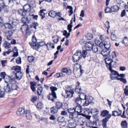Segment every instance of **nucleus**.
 Returning a JSON list of instances; mask_svg holds the SVG:
<instances>
[{"instance_id": "obj_1", "label": "nucleus", "mask_w": 128, "mask_h": 128, "mask_svg": "<svg viewBox=\"0 0 128 128\" xmlns=\"http://www.w3.org/2000/svg\"><path fill=\"white\" fill-rule=\"evenodd\" d=\"M109 112L106 110L102 111L101 113V116L102 117L106 116L102 120V125L103 128H106V123L109 119L112 116L111 114H108Z\"/></svg>"}, {"instance_id": "obj_2", "label": "nucleus", "mask_w": 128, "mask_h": 128, "mask_svg": "<svg viewBox=\"0 0 128 128\" xmlns=\"http://www.w3.org/2000/svg\"><path fill=\"white\" fill-rule=\"evenodd\" d=\"M32 42H29V44L33 49L38 50L40 47V42L36 43V39L34 35L32 37Z\"/></svg>"}, {"instance_id": "obj_3", "label": "nucleus", "mask_w": 128, "mask_h": 128, "mask_svg": "<svg viewBox=\"0 0 128 128\" xmlns=\"http://www.w3.org/2000/svg\"><path fill=\"white\" fill-rule=\"evenodd\" d=\"M8 82L6 80L5 81V82L7 83L8 82V84H10L11 86V89L12 90H16L18 88V86L16 85L15 84V82L11 79L10 78L8 77Z\"/></svg>"}, {"instance_id": "obj_4", "label": "nucleus", "mask_w": 128, "mask_h": 128, "mask_svg": "<svg viewBox=\"0 0 128 128\" xmlns=\"http://www.w3.org/2000/svg\"><path fill=\"white\" fill-rule=\"evenodd\" d=\"M91 113L93 115V117L96 119V121L99 120V116L97 114L99 112V110L96 108H94L91 110Z\"/></svg>"}, {"instance_id": "obj_5", "label": "nucleus", "mask_w": 128, "mask_h": 128, "mask_svg": "<svg viewBox=\"0 0 128 128\" xmlns=\"http://www.w3.org/2000/svg\"><path fill=\"white\" fill-rule=\"evenodd\" d=\"M110 72V78L112 80H117L118 77V73L116 71L112 69H108Z\"/></svg>"}, {"instance_id": "obj_6", "label": "nucleus", "mask_w": 128, "mask_h": 128, "mask_svg": "<svg viewBox=\"0 0 128 128\" xmlns=\"http://www.w3.org/2000/svg\"><path fill=\"white\" fill-rule=\"evenodd\" d=\"M67 89L65 90V92L66 94V98H71L72 96L74 94V91L72 90H70V87L69 86H67Z\"/></svg>"}, {"instance_id": "obj_7", "label": "nucleus", "mask_w": 128, "mask_h": 128, "mask_svg": "<svg viewBox=\"0 0 128 128\" xmlns=\"http://www.w3.org/2000/svg\"><path fill=\"white\" fill-rule=\"evenodd\" d=\"M22 18L21 22L24 23V24L22 26L21 28V30L22 31V34L24 33V32L23 31V28L24 26H26V24H29L30 21L28 20V18L27 17H26L25 16H23Z\"/></svg>"}, {"instance_id": "obj_8", "label": "nucleus", "mask_w": 128, "mask_h": 128, "mask_svg": "<svg viewBox=\"0 0 128 128\" xmlns=\"http://www.w3.org/2000/svg\"><path fill=\"white\" fill-rule=\"evenodd\" d=\"M88 54L87 50H83L82 52L80 50H78L74 55L77 56H86Z\"/></svg>"}, {"instance_id": "obj_9", "label": "nucleus", "mask_w": 128, "mask_h": 128, "mask_svg": "<svg viewBox=\"0 0 128 128\" xmlns=\"http://www.w3.org/2000/svg\"><path fill=\"white\" fill-rule=\"evenodd\" d=\"M26 30L25 33L24 35V40H26L28 36H30L32 32V31L30 30V27L28 25H26Z\"/></svg>"}, {"instance_id": "obj_10", "label": "nucleus", "mask_w": 128, "mask_h": 128, "mask_svg": "<svg viewBox=\"0 0 128 128\" xmlns=\"http://www.w3.org/2000/svg\"><path fill=\"white\" fill-rule=\"evenodd\" d=\"M0 8L4 9V11L6 12H8V7L6 5L3 0H0Z\"/></svg>"}, {"instance_id": "obj_11", "label": "nucleus", "mask_w": 128, "mask_h": 128, "mask_svg": "<svg viewBox=\"0 0 128 128\" xmlns=\"http://www.w3.org/2000/svg\"><path fill=\"white\" fill-rule=\"evenodd\" d=\"M106 40L102 42L103 46L102 48L104 47L105 49H107V50H109L110 46V40L109 39H107Z\"/></svg>"}, {"instance_id": "obj_12", "label": "nucleus", "mask_w": 128, "mask_h": 128, "mask_svg": "<svg viewBox=\"0 0 128 128\" xmlns=\"http://www.w3.org/2000/svg\"><path fill=\"white\" fill-rule=\"evenodd\" d=\"M117 65V64L116 62H114L113 60L111 62L108 63L106 65V67L108 68V69L110 68L112 69V67L115 68Z\"/></svg>"}, {"instance_id": "obj_13", "label": "nucleus", "mask_w": 128, "mask_h": 128, "mask_svg": "<svg viewBox=\"0 0 128 128\" xmlns=\"http://www.w3.org/2000/svg\"><path fill=\"white\" fill-rule=\"evenodd\" d=\"M16 114L19 116H22L25 114V110L23 108H20L17 110Z\"/></svg>"}, {"instance_id": "obj_14", "label": "nucleus", "mask_w": 128, "mask_h": 128, "mask_svg": "<svg viewBox=\"0 0 128 128\" xmlns=\"http://www.w3.org/2000/svg\"><path fill=\"white\" fill-rule=\"evenodd\" d=\"M26 11L23 9H20L18 10V14L20 16H26L27 14Z\"/></svg>"}, {"instance_id": "obj_15", "label": "nucleus", "mask_w": 128, "mask_h": 128, "mask_svg": "<svg viewBox=\"0 0 128 128\" xmlns=\"http://www.w3.org/2000/svg\"><path fill=\"white\" fill-rule=\"evenodd\" d=\"M94 45V44L92 42H89L86 45V50L88 51L91 50Z\"/></svg>"}, {"instance_id": "obj_16", "label": "nucleus", "mask_w": 128, "mask_h": 128, "mask_svg": "<svg viewBox=\"0 0 128 128\" xmlns=\"http://www.w3.org/2000/svg\"><path fill=\"white\" fill-rule=\"evenodd\" d=\"M74 109L76 112L77 113V114L78 115L80 114V113L81 112L82 110V106L80 105H77Z\"/></svg>"}, {"instance_id": "obj_17", "label": "nucleus", "mask_w": 128, "mask_h": 128, "mask_svg": "<svg viewBox=\"0 0 128 128\" xmlns=\"http://www.w3.org/2000/svg\"><path fill=\"white\" fill-rule=\"evenodd\" d=\"M122 113V110L118 109L117 110L112 111V115L113 116H118L120 115Z\"/></svg>"}, {"instance_id": "obj_18", "label": "nucleus", "mask_w": 128, "mask_h": 128, "mask_svg": "<svg viewBox=\"0 0 128 128\" xmlns=\"http://www.w3.org/2000/svg\"><path fill=\"white\" fill-rule=\"evenodd\" d=\"M56 98V94L52 93L50 94L48 96V100H50L52 102L54 101V99Z\"/></svg>"}, {"instance_id": "obj_19", "label": "nucleus", "mask_w": 128, "mask_h": 128, "mask_svg": "<svg viewBox=\"0 0 128 128\" xmlns=\"http://www.w3.org/2000/svg\"><path fill=\"white\" fill-rule=\"evenodd\" d=\"M13 32L11 31H8L6 33V38L9 40H11L12 38V36Z\"/></svg>"}, {"instance_id": "obj_20", "label": "nucleus", "mask_w": 128, "mask_h": 128, "mask_svg": "<svg viewBox=\"0 0 128 128\" xmlns=\"http://www.w3.org/2000/svg\"><path fill=\"white\" fill-rule=\"evenodd\" d=\"M69 115V118L71 119L72 121L75 122L78 119V115H76V114H71Z\"/></svg>"}, {"instance_id": "obj_21", "label": "nucleus", "mask_w": 128, "mask_h": 128, "mask_svg": "<svg viewBox=\"0 0 128 128\" xmlns=\"http://www.w3.org/2000/svg\"><path fill=\"white\" fill-rule=\"evenodd\" d=\"M4 26L6 28H8L9 29H12V30H14L13 29L14 27L12 25L9 23H5L4 24Z\"/></svg>"}, {"instance_id": "obj_22", "label": "nucleus", "mask_w": 128, "mask_h": 128, "mask_svg": "<svg viewBox=\"0 0 128 128\" xmlns=\"http://www.w3.org/2000/svg\"><path fill=\"white\" fill-rule=\"evenodd\" d=\"M111 9L112 12H117L120 9V7L118 6L114 5L111 6Z\"/></svg>"}, {"instance_id": "obj_23", "label": "nucleus", "mask_w": 128, "mask_h": 128, "mask_svg": "<svg viewBox=\"0 0 128 128\" xmlns=\"http://www.w3.org/2000/svg\"><path fill=\"white\" fill-rule=\"evenodd\" d=\"M109 50L104 49L102 51L101 53L103 56H108L109 54L110 51Z\"/></svg>"}, {"instance_id": "obj_24", "label": "nucleus", "mask_w": 128, "mask_h": 128, "mask_svg": "<svg viewBox=\"0 0 128 128\" xmlns=\"http://www.w3.org/2000/svg\"><path fill=\"white\" fill-rule=\"evenodd\" d=\"M46 46L48 50H50L54 48V44L50 42L46 44Z\"/></svg>"}, {"instance_id": "obj_25", "label": "nucleus", "mask_w": 128, "mask_h": 128, "mask_svg": "<svg viewBox=\"0 0 128 128\" xmlns=\"http://www.w3.org/2000/svg\"><path fill=\"white\" fill-rule=\"evenodd\" d=\"M13 52L14 54L12 56H18V50L16 47H15L12 48L11 52Z\"/></svg>"}, {"instance_id": "obj_26", "label": "nucleus", "mask_w": 128, "mask_h": 128, "mask_svg": "<svg viewBox=\"0 0 128 128\" xmlns=\"http://www.w3.org/2000/svg\"><path fill=\"white\" fill-rule=\"evenodd\" d=\"M26 12H29L31 10V7L30 4H26L24 6L23 8Z\"/></svg>"}, {"instance_id": "obj_27", "label": "nucleus", "mask_w": 128, "mask_h": 128, "mask_svg": "<svg viewBox=\"0 0 128 128\" xmlns=\"http://www.w3.org/2000/svg\"><path fill=\"white\" fill-rule=\"evenodd\" d=\"M94 41L96 44L100 46L101 48H102L103 43L102 41L100 42V41L97 39H95Z\"/></svg>"}, {"instance_id": "obj_28", "label": "nucleus", "mask_w": 128, "mask_h": 128, "mask_svg": "<svg viewBox=\"0 0 128 128\" xmlns=\"http://www.w3.org/2000/svg\"><path fill=\"white\" fill-rule=\"evenodd\" d=\"M14 71H13V74L14 73L15 74L16 73H18L21 72V68L20 66H16L15 67H14Z\"/></svg>"}, {"instance_id": "obj_29", "label": "nucleus", "mask_w": 128, "mask_h": 128, "mask_svg": "<svg viewBox=\"0 0 128 128\" xmlns=\"http://www.w3.org/2000/svg\"><path fill=\"white\" fill-rule=\"evenodd\" d=\"M82 100H83L80 98H77L75 100V103L77 105H80L82 102Z\"/></svg>"}, {"instance_id": "obj_30", "label": "nucleus", "mask_w": 128, "mask_h": 128, "mask_svg": "<svg viewBox=\"0 0 128 128\" xmlns=\"http://www.w3.org/2000/svg\"><path fill=\"white\" fill-rule=\"evenodd\" d=\"M85 122V120L83 118H78L77 121L78 123L80 126H82L84 124Z\"/></svg>"}, {"instance_id": "obj_31", "label": "nucleus", "mask_w": 128, "mask_h": 128, "mask_svg": "<svg viewBox=\"0 0 128 128\" xmlns=\"http://www.w3.org/2000/svg\"><path fill=\"white\" fill-rule=\"evenodd\" d=\"M99 39L101 40L102 42H104L105 40H106L107 39H109V38L104 35H100L99 37Z\"/></svg>"}, {"instance_id": "obj_32", "label": "nucleus", "mask_w": 128, "mask_h": 128, "mask_svg": "<svg viewBox=\"0 0 128 128\" xmlns=\"http://www.w3.org/2000/svg\"><path fill=\"white\" fill-rule=\"evenodd\" d=\"M56 12L53 10H50L48 13L49 16L54 18L56 17Z\"/></svg>"}, {"instance_id": "obj_33", "label": "nucleus", "mask_w": 128, "mask_h": 128, "mask_svg": "<svg viewBox=\"0 0 128 128\" xmlns=\"http://www.w3.org/2000/svg\"><path fill=\"white\" fill-rule=\"evenodd\" d=\"M122 42L126 46L128 45V38L126 36L124 37L122 41Z\"/></svg>"}, {"instance_id": "obj_34", "label": "nucleus", "mask_w": 128, "mask_h": 128, "mask_svg": "<svg viewBox=\"0 0 128 128\" xmlns=\"http://www.w3.org/2000/svg\"><path fill=\"white\" fill-rule=\"evenodd\" d=\"M51 112L53 114L57 113L58 112V109L56 107H53L50 109Z\"/></svg>"}, {"instance_id": "obj_35", "label": "nucleus", "mask_w": 128, "mask_h": 128, "mask_svg": "<svg viewBox=\"0 0 128 128\" xmlns=\"http://www.w3.org/2000/svg\"><path fill=\"white\" fill-rule=\"evenodd\" d=\"M14 74L16 76V78L19 80H20L22 78L23 76V74L21 72L18 73H16Z\"/></svg>"}, {"instance_id": "obj_36", "label": "nucleus", "mask_w": 128, "mask_h": 128, "mask_svg": "<svg viewBox=\"0 0 128 128\" xmlns=\"http://www.w3.org/2000/svg\"><path fill=\"white\" fill-rule=\"evenodd\" d=\"M62 104L60 102H57L56 103V106H55L58 109H60L62 108Z\"/></svg>"}, {"instance_id": "obj_37", "label": "nucleus", "mask_w": 128, "mask_h": 128, "mask_svg": "<svg viewBox=\"0 0 128 128\" xmlns=\"http://www.w3.org/2000/svg\"><path fill=\"white\" fill-rule=\"evenodd\" d=\"M3 46L4 48L8 49L10 47V44L7 41H5L3 43Z\"/></svg>"}, {"instance_id": "obj_38", "label": "nucleus", "mask_w": 128, "mask_h": 128, "mask_svg": "<svg viewBox=\"0 0 128 128\" xmlns=\"http://www.w3.org/2000/svg\"><path fill=\"white\" fill-rule=\"evenodd\" d=\"M122 128H127L128 124L126 120H124L121 123Z\"/></svg>"}, {"instance_id": "obj_39", "label": "nucleus", "mask_w": 128, "mask_h": 128, "mask_svg": "<svg viewBox=\"0 0 128 128\" xmlns=\"http://www.w3.org/2000/svg\"><path fill=\"white\" fill-rule=\"evenodd\" d=\"M4 91L6 92H8L10 91L11 90L8 84H6L5 85L4 88Z\"/></svg>"}, {"instance_id": "obj_40", "label": "nucleus", "mask_w": 128, "mask_h": 128, "mask_svg": "<svg viewBox=\"0 0 128 128\" xmlns=\"http://www.w3.org/2000/svg\"><path fill=\"white\" fill-rule=\"evenodd\" d=\"M111 38L113 40H116L117 38L116 35L114 32H111Z\"/></svg>"}, {"instance_id": "obj_41", "label": "nucleus", "mask_w": 128, "mask_h": 128, "mask_svg": "<svg viewBox=\"0 0 128 128\" xmlns=\"http://www.w3.org/2000/svg\"><path fill=\"white\" fill-rule=\"evenodd\" d=\"M96 124V122H95L94 121L92 122L90 121L87 123L86 125L87 126L91 128L94 124Z\"/></svg>"}, {"instance_id": "obj_42", "label": "nucleus", "mask_w": 128, "mask_h": 128, "mask_svg": "<svg viewBox=\"0 0 128 128\" xmlns=\"http://www.w3.org/2000/svg\"><path fill=\"white\" fill-rule=\"evenodd\" d=\"M38 26V24L37 22H34L30 25V28H34L35 29H36V28Z\"/></svg>"}, {"instance_id": "obj_43", "label": "nucleus", "mask_w": 128, "mask_h": 128, "mask_svg": "<svg viewBox=\"0 0 128 128\" xmlns=\"http://www.w3.org/2000/svg\"><path fill=\"white\" fill-rule=\"evenodd\" d=\"M68 122H69L68 124L69 127L72 128H74L76 126V124L73 122H70V120H69Z\"/></svg>"}, {"instance_id": "obj_44", "label": "nucleus", "mask_w": 128, "mask_h": 128, "mask_svg": "<svg viewBox=\"0 0 128 128\" xmlns=\"http://www.w3.org/2000/svg\"><path fill=\"white\" fill-rule=\"evenodd\" d=\"M50 88L52 91V93L53 94H56L55 91H56L58 89V88L56 87L52 86L50 87Z\"/></svg>"}, {"instance_id": "obj_45", "label": "nucleus", "mask_w": 128, "mask_h": 128, "mask_svg": "<svg viewBox=\"0 0 128 128\" xmlns=\"http://www.w3.org/2000/svg\"><path fill=\"white\" fill-rule=\"evenodd\" d=\"M80 68H82L81 65L78 63H76L75 64L74 66V70H76V69L77 70L80 69Z\"/></svg>"}, {"instance_id": "obj_46", "label": "nucleus", "mask_w": 128, "mask_h": 128, "mask_svg": "<svg viewBox=\"0 0 128 128\" xmlns=\"http://www.w3.org/2000/svg\"><path fill=\"white\" fill-rule=\"evenodd\" d=\"M90 112V110L88 108H85L84 110V114L85 116L88 115Z\"/></svg>"}, {"instance_id": "obj_47", "label": "nucleus", "mask_w": 128, "mask_h": 128, "mask_svg": "<svg viewBox=\"0 0 128 128\" xmlns=\"http://www.w3.org/2000/svg\"><path fill=\"white\" fill-rule=\"evenodd\" d=\"M106 8L104 9V11L105 13H110L112 12V9H111V8H110V7L106 6Z\"/></svg>"}, {"instance_id": "obj_48", "label": "nucleus", "mask_w": 128, "mask_h": 128, "mask_svg": "<svg viewBox=\"0 0 128 128\" xmlns=\"http://www.w3.org/2000/svg\"><path fill=\"white\" fill-rule=\"evenodd\" d=\"M67 8L70 9V10L69 11V12L70 13L69 14V16H70L73 13V11L72 10L73 8L72 6H67Z\"/></svg>"}, {"instance_id": "obj_49", "label": "nucleus", "mask_w": 128, "mask_h": 128, "mask_svg": "<svg viewBox=\"0 0 128 128\" xmlns=\"http://www.w3.org/2000/svg\"><path fill=\"white\" fill-rule=\"evenodd\" d=\"M53 38H54L53 40V42L55 44L57 43L59 41V37L57 36L52 37Z\"/></svg>"}, {"instance_id": "obj_50", "label": "nucleus", "mask_w": 128, "mask_h": 128, "mask_svg": "<svg viewBox=\"0 0 128 128\" xmlns=\"http://www.w3.org/2000/svg\"><path fill=\"white\" fill-rule=\"evenodd\" d=\"M87 98V99L89 100H88L89 101V102H90V104H94V100L92 97H88Z\"/></svg>"}, {"instance_id": "obj_51", "label": "nucleus", "mask_w": 128, "mask_h": 128, "mask_svg": "<svg viewBox=\"0 0 128 128\" xmlns=\"http://www.w3.org/2000/svg\"><path fill=\"white\" fill-rule=\"evenodd\" d=\"M68 112L70 114H76L75 110L74 108H71L68 109Z\"/></svg>"}, {"instance_id": "obj_52", "label": "nucleus", "mask_w": 128, "mask_h": 128, "mask_svg": "<svg viewBox=\"0 0 128 128\" xmlns=\"http://www.w3.org/2000/svg\"><path fill=\"white\" fill-rule=\"evenodd\" d=\"M82 56H72L73 61L74 62H76L80 59L82 58Z\"/></svg>"}, {"instance_id": "obj_53", "label": "nucleus", "mask_w": 128, "mask_h": 128, "mask_svg": "<svg viewBox=\"0 0 128 128\" xmlns=\"http://www.w3.org/2000/svg\"><path fill=\"white\" fill-rule=\"evenodd\" d=\"M116 80H120V82H123L124 84H126L127 82L126 79L124 78H118Z\"/></svg>"}, {"instance_id": "obj_54", "label": "nucleus", "mask_w": 128, "mask_h": 128, "mask_svg": "<svg viewBox=\"0 0 128 128\" xmlns=\"http://www.w3.org/2000/svg\"><path fill=\"white\" fill-rule=\"evenodd\" d=\"M86 95H84V99L85 100V101L84 104V106H88L89 104H90V102H89L88 99L86 98Z\"/></svg>"}, {"instance_id": "obj_55", "label": "nucleus", "mask_w": 128, "mask_h": 128, "mask_svg": "<svg viewBox=\"0 0 128 128\" xmlns=\"http://www.w3.org/2000/svg\"><path fill=\"white\" fill-rule=\"evenodd\" d=\"M81 90V87L80 86H76L75 89V92L78 94H79Z\"/></svg>"}, {"instance_id": "obj_56", "label": "nucleus", "mask_w": 128, "mask_h": 128, "mask_svg": "<svg viewBox=\"0 0 128 128\" xmlns=\"http://www.w3.org/2000/svg\"><path fill=\"white\" fill-rule=\"evenodd\" d=\"M64 120L65 118L64 117L60 116L58 118L57 121L59 122H64Z\"/></svg>"}, {"instance_id": "obj_57", "label": "nucleus", "mask_w": 128, "mask_h": 128, "mask_svg": "<svg viewBox=\"0 0 128 128\" xmlns=\"http://www.w3.org/2000/svg\"><path fill=\"white\" fill-rule=\"evenodd\" d=\"M44 11H46V9H43L40 10V16H42V18L43 19L45 18V13L44 12Z\"/></svg>"}, {"instance_id": "obj_58", "label": "nucleus", "mask_w": 128, "mask_h": 128, "mask_svg": "<svg viewBox=\"0 0 128 128\" xmlns=\"http://www.w3.org/2000/svg\"><path fill=\"white\" fill-rule=\"evenodd\" d=\"M30 5L31 6V8H34L36 6V4L34 0H32L30 2Z\"/></svg>"}, {"instance_id": "obj_59", "label": "nucleus", "mask_w": 128, "mask_h": 128, "mask_svg": "<svg viewBox=\"0 0 128 128\" xmlns=\"http://www.w3.org/2000/svg\"><path fill=\"white\" fill-rule=\"evenodd\" d=\"M92 49L93 52L94 53H96L98 52V48L97 46L94 45Z\"/></svg>"}, {"instance_id": "obj_60", "label": "nucleus", "mask_w": 128, "mask_h": 128, "mask_svg": "<svg viewBox=\"0 0 128 128\" xmlns=\"http://www.w3.org/2000/svg\"><path fill=\"white\" fill-rule=\"evenodd\" d=\"M105 25L107 29V31L108 32V30L110 28V22H109L108 21L106 22L105 24Z\"/></svg>"}, {"instance_id": "obj_61", "label": "nucleus", "mask_w": 128, "mask_h": 128, "mask_svg": "<svg viewBox=\"0 0 128 128\" xmlns=\"http://www.w3.org/2000/svg\"><path fill=\"white\" fill-rule=\"evenodd\" d=\"M55 77L56 78H60L64 76L63 74L62 73H57L55 75Z\"/></svg>"}, {"instance_id": "obj_62", "label": "nucleus", "mask_w": 128, "mask_h": 128, "mask_svg": "<svg viewBox=\"0 0 128 128\" xmlns=\"http://www.w3.org/2000/svg\"><path fill=\"white\" fill-rule=\"evenodd\" d=\"M124 93L125 95L126 96H128V86H126L125 88L124 89Z\"/></svg>"}, {"instance_id": "obj_63", "label": "nucleus", "mask_w": 128, "mask_h": 128, "mask_svg": "<svg viewBox=\"0 0 128 128\" xmlns=\"http://www.w3.org/2000/svg\"><path fill=\"white\" fill-rule=\"evenodd\" d=\"M106 63V66L107 64L108 63L111 62L112 61V59H110L109 58H106L104 60Z\"/></svg>"}, {"instance_id": "obj_64", "label": "nucleus", "mask_w": 128, "mask_h": 128, "mask_svg": "<svg viewBox=\"0 0 128 128\" xmlns=\"http://www.w3.org/2000/svg\"><path fill=\"white\" fill-rule=\"evenodd\" d=\"M34 59V56H28V60L29 62H32L33 61Z\"/></svg>"}]
</instances>
